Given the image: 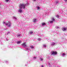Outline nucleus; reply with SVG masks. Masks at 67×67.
I'll return each mask as SVG.
<instances>
[{
	"label": "nucleus",
	"instance_id": "nucleus-1",
	"mask_svg": "<svg viewBox=\"0 0 67 67\" xmlns=\"http://www.w3.org/2000/svg\"><path fill=\"white\" fill-rule=\"evenodd\" d=\"M26 5V4L25 5L23 4H20L19 5L20 9L18 10V12H20V13L22 12V8H23V9H25Z\"/></svg>",
	"mask_w": 67,
	"mask_h": 67
},
{
	"label": "nucleus",
	"instance_id": "nucleus-2",
	"mask_svg": "<svg viewBox=\"0 0 67 67\" xmlns=\"http://www.w3.org/2000/svg\"><path fill=\"white\" fill-rule=\"evenodd\" d=\"M3 24H5L8 26V27H10L12 25V23H11L10 21H8V23H5V22H3Z\"/></svg>",
	"mask_w": 67,
	"mask_h": 67
},
{
	"label": "nucleus",
	"instance_id": "nucleus-3",
	"mask_svg": "<svg viewBox=\"0 0 67 67\" xmlns=\"http://www.w3.org/2000/svg\"><path fill=\"white\" fill-rule=\"evenodd\" d=\"M22 46H24V47H28L26 45V43H22L21 44Z\"/></svg>",
	"mask_w": 67,
	"mask_h": 67
},
{
	"label": "nucleus",
	"instance_id": "nucleus-4",
	"mask_svg": "<svg viewBox=\"0 0 67 67\" xmlns=\"http://www.w3.org/2000/svg\"><path fill=\"white\" fill-rule=\"evenodd\" d=\"M52 55H56L57 54V52L53 51L52 52Z\"/></svg>",
	"mask_w": 67,
	"mask_h": 67
},
{
	"label": "nucleus",
	"instance_id": "nucleus-5",
	"mask_svg": "<svg viewBox=\"0 0 67 67\" xmlns=\"http://www.w3.org/2000/svg\"><path fill=\"white\" fill-rule=\"evenodd\" d=\"M56 45V43L54 42H52L51 44V46H53L54 45Z\"/></svg>",
	"mask_w": 67,
	"mask_h": 67
},
{
	"label": "nucleus",
	"instance_id": "nucleus-6",
	"mask_svg": "<svg viewBox=\"0 0 67 67\" xmlns=\"http://www.w3.org/2000/svg\"><path fill=\"white\" fill-rule=\"evenodd\" d=\"M67 30V29L65 28H64L62 29V30L63 31H66Z\"/></svg>",
	"mask_w": 67,
	"mask_h": 67
},
{
	"label": "nucleus",
	"instance_id": "nucleus-7",
	"mask_svg": "<svg viewBox=\"0 0 67 67\" xmlns=\"http://www.w3.org/2000/svg\"><path fill=\"white\" fill-rule=\"evenodd\" d=\"M34 22H36V19H34L33 20Z\"/></svg>",
	"mask_w": 67,
	"mask_h": 67
},
{
	"label": "nucleus",
	"instance_id": "nucleus-8",
	"mask_svg": "<svg viewBox=\"0 0 67 67\" xmlns=\"http://www.w3.org/2000/svg\"><path fill=\"white\" fill-rule=\"evenodd\" d=\"M13 19H15V20H16L17 19V18H16L15 17V16H13Z\"/></svg>",
	"mask_w": 67,
	"mask_h": 67
},
{
	"label": "nucleus",
	"instance_id": "nucleus-9",
	"mask_svg": "<svg viewBox=\"0 0 67 67\" xmlns=\"http://www.w3.org/2000/svg\"><path fill=\"white\" fill-rule=\"evenodd\" d=\"M21 43V41H18L17 42V44H20Z\"/></svg>",
	"mask_w": 67,
	"mask_h": 67
},
{
	"label": "nucleus",
	"instance_id": "nucleus-10",
	"mask_svg": "<svg viewBox=\"0 0 67 67\" xmlns=\"http://www.w3.org/2000/svg\"><path fill=\"white\" fill-rule=\"evenodd\" d=\"M46 25V24L45 23H42V25L43 26V25Z\"/></svg>",
	"mask_w": 67,
	"mask_h": 67
},
{
	"label": "nucleus",
	"instance_id": "nucleus-11",
	"mask_svg": "<svg viewBox=\"0 0 67 67\" xmlns=\"http://www.w3.org/2000/svg\"><path fill=\"white\" fill-rule=\"evenodd\" d=\"M52 21H55V19H54V18H52Z\"/></svg>",
	"mask_w": 67,
	"mask_h": 67
},
{
	"label": "nucleus",
	"instance_id": "nucleus-12",
	"mask_svg": "<svg viewBox=\"0 0 67 67\" xmlns=\"http://www.w3.org/2000/svg\"><path fill=\"white\" fill-rule=\"evenodd\" d=\"M33 33V32H29V33L30 34H32Z\"/></svg>",
	"mask_w": 67,
	"mask_h": 67
},
{
	"label": "nucleus",
	"instance_id": "nucleus-13",
	"mask_svg": "<svg viewBox=\"0 0 67 67\" xmlns=\"http://www.w3.org/2000/svg\"><path fill=\"white\" fill-rule=\"evenodd\" d=\"M30 47L32 49V48H34V47H33V46H30Z\"/></svg>",
	"mask_w": 67,
	"mask_h": 67
},
{
	"label": "nucleus",
	"instance_id": "nucleus-14",
	"mask_svg": "<svg viewBox=\"0 0 67 67\" xmlns=\"http://www.w3.org/2000/svg\"><path fill=\"white\" fill-rule=\"evenodd\" d=\"M56 17L57 18H59V16L58 15H57L56 16Z\"/></svg>",
	"mask_w": 67,
	"mask_h": 67
},
{
	"label": "nucleus",
	"instance_id": "nucleus-15",
	"mask_svg": "<svg viewBox=\"0 0 67 67\" xmlns=\"http://www.w3.org/2000/svg\"><path fill=\"white\" fill-rule=\"evenodd\" d=\"M26 50H29V51H31L30 49H29V48H26Z\"/></svg>",
	"mask_w": 67,
	"mask_h": 67
},
{
	"label": "nucleus",
	"instance_id": "nucleus-16",
	"mask_svg": "<svg viewBox=\"0 0 67 67\" xmlns=\"http://www.w3.org/2000/svg\"><path fill=\"white\" fill-rule=\"evenodd\" d=\"M40 60L41 61H43V58H40Z\"/></svg>",
	"mask_w": 67,
	"mask_h": 67
},
{
	"label": "nucleus",
	"instance_id": "nucleus-17",
	"mask_svg": "<svg viewBox=\"0 0 67 67\" xmlns=\"http://www.w3.org/2000/svg\"><path fill=\"white\" fill-rule=\"evenodd\" d=\"M59 27H58L57 26H56L55 27L56 29H59Z\"/></svg>",
	"mask_w": 67,
	"mask_h": 67
},
{
	"label": "nucleus",
	"instance_id": "nucleus-18",
	"mask_svg": "<svg viewBox=\"0 0 67 67\" xmlns=\"http://www.w3.org/2000/svg\"><path fill=\"white\" fill-rule=\"evenodd\" d=\"M49 22L50 23H53V21H50Z\"/></svg>",
	"mask_w": 67,
	"mask_h": 67
},
{
	"label": "nucleus",
	"instance_id": "nucleus-19",
	"mask_svg": "<svg viewBox=\"0 0 67 67\" xmlns=\"http://www.w3.org/2000/svg\"><path fill=\"white\" fill-rule=\"evenodd\" d=\"M43 47H46V45L44 44L43 45Z\"/></svg>",
	"mask_w": 67,
	"mask_h": 67
},
{
	"label": "nucleus",
	"instance_id": "nucleus-20",
	"mask_svg": "<svg viewBox=\"0 0 67 67\" xmlns=\"http://www.w3.org/2000/svg\"><path fill=\"white\" fill-rule=\"evenodd\" d=\"M65 54L63 53L62 55V57H64V56H65Z\"/></svg>",
	"mask_w": 67,
	"mask_h": 67
},
{
	"label": "nucleus",
	"instance_id": "nucleus-21",
	"mask_svg": "<svg viewBox=\"0 0 67 67\" xmlns=\"http://www.w3.org/2000/svg\"><path fill=\"white\" fill-rule=\"evenodd\" d=\"M38 41H41V39L39 38L38 39Z\"/></svg>",
	"mask_w": 67,
	"mask_h": 67
},
{
	"label": "nucleus",
	"instance_id": "nucleus-22",
	"mask_svg": "<svg viewBox=\"0 0 67 67\" xmlns=\"http://www.w3.org/2000/svg\"><path fill=\"white\" fill-rule=\"evenodd\" d=\"M5 0L6 1V2H8L9 1V0Z\"/></svg>",
	"mask_w": 67,
	"mask_h": 67
},
{
	"label": "nucleus",
	"instance_id": "nucleus-23",
	"mask_svg": "<svg viewBox=\"0 0 67 67\" xmlns=\"http://www.w3.org/2000/svg\"><path fill=\"white\" fill-rule=\"evenodd\" d=\"M10 32H7V35H8V34H10Z\"/></svg>",
	"mask_w": 67,
	"mask_h": 67
},
{
	"label": "nucleus",
	"instance_id": "nucleus-24",
	"mask_svg": "<svg viewBox=\"0 0 67 67\" xmlns=\"http://www.w3.org/2000/svg\"><path fill=\"white\" fill-rule=\"evenodd\" d=\"M36 58L35 57H34V59H36Z\"/></svg>",
	"mask_w": 67,
	"mask_h": 67
},
{
	"label": "nucleus",
	"instance_id": "nucleus-25",
	"mask_svg": "<svg viewBox=\"0 0 67 67\" xmlns=\"http://www.w3.org/2000/svg\"><path fill=\"white\" fill-rule=\"evenodd\" d=\"M21 36V34L18 35H17V36Z\"/></svg>",
	"mask_w": 67,
	"mask_h": 67
},
{
	"label": "nucleus",
	"instance_id": "nucleus-26",
	"mask_svg": "<svg viewBox=\"0 0 67 67\" xmlns=\"http://www.w3.org/2000/svg\"><path fill=\"white\" fill-rule=\"evenodd\" d=\"M40 7H37V9H40Z\"/></svg>",
	"mask_w": 67,
	"mask_h": 67
},
{
	"label": "nucleus",
	"instance_id": "nucleus-27",
	"mask_svg": "<svg viewBox=\"0 0 67 67\" xmlns=\"http://www.w3.org/2000/svg\"><path fill=\"white\" fill-rule=\"evenodd\" d=\"M56 4H57V3H58V2H56Z\"/></svg>",
	"mask_w": 67,
	"mask_h": 67
},
{
	"label": "nucleus",
	"instance_id": "nucleus-28",
	"mask_svg": "<svg viewBox=\"0 0 67 67\" xmlns=\"http://www.w3.org/2000/svg\"><path fill=\"white\" fill-rule=\"evenodd\" d=\"M64 1H65V2H66L67 1V0H64Z\"/></svg>",
	"mask_w": 67,
	"mask_h": 67
},
{
	"label": "nucleus",
	"instance_id": "nucleus-29",
	"mask_svg": "<svg viewBox=\"0 0 67 67\" xmlns=\"http://www.w3.org/2000/svg\"><path fill=\"white\" fill-rule=\"evenodd\" d=\"M6 64H7V63H8V61H6Z\"/></svg>",
	"mask_w": 67,
	"mask_h": 67
},
{
	"label": "nucleus",
	"instance_id": "nucleus-30",
	"mask_svg": "<svg viewBox=\"0 0 67 67\" xmlns=\"http://www.w3.org/2000/svg\"><path fill=\"white\" fill-rule=\"evenodd\" d=\"M33 1H36V0H33Z\"/></svg>",
	"mask_w": 67,
	"mask_h": 67
},
{
	"label": "nucleus",
	"instance_id": "nucleus-31",
	"mask_svg": "<svg viewBox=\"0 0 67 67\" xmlns=\"http://www.w3.org/2000/svg\"><path fill=\"white\" fill-rule=\"evenodd\" d=\"M41 67H43V65H42Z\"/></svg>",
	"mask_w": 67,
	"mask_h": 67
},
{
	"label": "nucleus",
	"instance_id": "nucleus-32",
	"mask_svg": "<svg viewBox=\"0 0 67 67\" xmlns=\"http://www.w3.org/2000/svg\"><path fill=\"white\" fill-rule=\"evenodd\" d=\"M27 4H29V3H27Z\"/></svg>",
	"mask_w": 67,
	"mask_h": 67
},
{
	"label": "nucleus",
	"instance_id": "nucleus-33",
	"mask_svg": "<svg viewBox=\"0 0 67 67\" xmlns=\"http://www.w3.org/2000/svg\"><path fill=\"white\" fill-rule=\"evenodd\" d=\"M25 66H26V65H25Z\"/></svg>",
	"mask_w": 67,
	"mask_h": 67
},
{
	"label": "nucleus",
	"instance_id": "nucleus-34",
	"mask_svg": "<svg viewBox=\"0 0 67 67\" xmlns=\"http://www.w3.org/2000/svg\"><path fill=\"white\" fill-rule=\"evenodd\" d=\"M49 65H50V63H49Z\"/></svg>",
	"mask_w": 67,
	"mask_h": 67
},
{
	"label": "nucleus",
	"instance_id": "nucleus-35",
	"mask_svg": "<svg viewBox=\"0 0 67 67\" xmlns=\"http://www.w3.org/2000/svg\"><path fill=\"white\" fill-rule=\"evenodd\" d=\"M48 23H49V22H48Z\"/></svg>",
	"mask_w": 67,
	"mask_h": 67
}]
</instances>
